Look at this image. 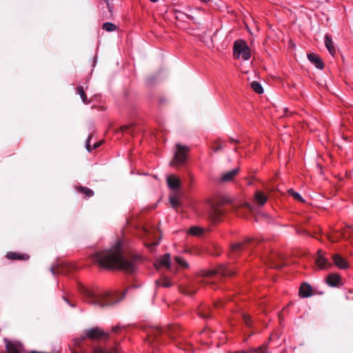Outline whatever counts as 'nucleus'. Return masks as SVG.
Listing matches in <instances>:
<instances>
[{
	"label": "nucleus",
	"instance_id": "b1692460",
	"mask_svg": "<svg viewBox=\"0 0 353 353\" xmlns=\"http://www.w3.org/2000/svg\"><path fill=\"white\" fill-rule=\"evenodd\" d=\"M203 232V230L201 228L197 226H192L190 228L188 233L191 235L199 236Z\"/></svg>",
	"mask_w": 353,
	"mask_h": 353
},
{
	"label": "nucleus",
	"instance_id": "2f4dec72",
	"mask_svg": "<svg viewBox=\"0 0 353 353\" xmlns=\"http://www.w3.org/2000/svg\"><path fill=\"white\" fill-rule=\"evenodd\" d=\"M176 164V143L174 144L172 160L170 162V165L174 166Z\"/></svg>",
	"mask_w": 353,
	"mask_h": 353
},
{
	"label": "nucleus",
	"instance_id": "6ab92c4d",
	"mask_svg": "<svg viewBox=\"0 0 353 353\" xmlns=\"http://www.w3.org/2000/svg\"><path fill=\"white\" fill-rule=\"evenodd\" d=\"M339 282L340 276L336 274H331L327 278V283L330 286H336Z\"/></svg>",
	"mask_w": 353,
	"mask_h": 353
},
{
	"label": "nucleus",
	"instance_id": "ddd939ff",
	"mask_svg": "<svg viewBox=\"0 0 353 353\" xmlns=\"http://www.w3.org/2000/svg\"><path fill=\"white\" fill-rule=\"evenodd\" d=\"M6 258L11 260H28L29 256L25 254L10 252L6 254Z\"/></svg>",
	"mask_w": 353,
	"mask_h": 353
},
{
	"label": "nucleus",
	"instance_id": "f257e3e1",
	"mask_svg": "<svg viewBox=\"0 0 353 353\" xmlns=\"http://www.w3.org/2000/svg\"><path fill=\"white\" fill-rule=\"evenodd\" d=\"M94 260L101 268L112 270L119 269L132 273L136 269V259H126L122 251V242L117 241L110 249L94 253Z\"/></svg>",
	"mask_w": 353,
	"mask_h": 353
},
{
	"label": "nucleus",
	"instance_id": "ea45409f",
	"mask_svg": "<svg viewBox=\"0 0 353 353\" xmlns=\"http://www.w3.org/2000/svg\"><path fill=\"white\" fill-rule=\"evenodd\" d=\"M245 205L247 208H248L250 210H252V206H251L249 203H245Z\"/></svg>",
	"mask_w": 353,
	"mask_h": 353
},
{
	"label": "nucleus",
	"instance_id": "473e14b6",
	"mask_svg": "<svg viewBox=\"0 0 353 353\" xmlns=\"http://www.w3.org/2000/svg\"><path fill=\"white\" fill-rule=\"evenodd\" d=\"M134 126L133 125H123L121 128V130L128 133H133Z\"/></svg>",
	"mask_w": 353,
	"mask_h": 353
},
{
	"label": "nucleus",
	"instance_id": "c9c22d12",
	"mask_svg": "<svg viewBox=\"0 0 353 353\" xmlns=\"http://www.w3.org/2000/svg\"><path fill=\"white\" fill-rule=\"evenodd\" d=\"M120 330V327L119 325L114 326L112 328V332H117Z\"/></svg>",
	"mask_w": 353,
	"mask_h": 353
},
{
	"label": "nucleus",
	"instance_id": "0eeeda50",
	"mask_svg": "<svg viewBox=\"0 0 353 353\" xmlns=\"http://www.w3.org/2000/svg\"><path fill=\"white\" fill-rule=\"evenodd\" d=\"M168 77V72L165 70H160L157 74L145 79L148 86L152 87L165 79Z\"/></svg>",
	"mask_w": 353,
	"mask_h": 353
},
{
	"label": "nucleus",
	"instance_id": "20e7f679",
	"mask_svg": "<svg viewBox=\"0 0 353 353\" xmlns=\"http://www.w3.org/2000/svg\"><path fill=\"white\" fill-rule=\"evenodd\" d=\"M234 56L236 59H243L245 61L248 60L251 57V50L246 42L243 40H237L234 43L233 48Z\"/></svg>",
	"mask_w": 353,
	"mask_h": 353
},
{
	"label": "nucleus",
	"instance_id": "c756f323",
	"mask_svg": "<svg viewBox=\"0 0 353 353\" xmlns=\"http://www.w3.org/2000/svg\"><path fill=\"white\" fill-rule=\"evenodd\" d=\"M188 269L189 268L188 263L184 259L178 257V268Z\"/></svg>",
	"mask_w": 353,
	"mask_h": 353
},
{
	"label": "nucleus",
	"instance_id": "f704fd0d",
	"mask_svg": "<svg viewBox=\"0 0 353 353\" xmlns=\"http://www.w3.org/2000/svg\"><path fill=\"white\" fill-rule=\"evenodd\" d=\"M243 320L248 325H250V323L251 321H250V316L248 314L243 315Z\"/></svg>",
	"mask_w": 353,
	"mask_h": 353
},
{
	"label": "nucleus",
	"instance_id": "7ed1b4c3",
	"mask_svg": "<svg viewBox=\"0 0 353 353\" xmlns=\"http://www.w3.org/2000/svg\"><path fill=\"white\" fill-rule=\"evenodd\" d=\"M174 327L172 325H168L165 329L157 327L156 325H150L145 328L147 336V342L149 345L153 348H156L155 342L159 343L164 335L168 334L172 336L174 332Z\"/></svg>",
	"mask_w": 353,
	"mask_h": 353
},
{
	"label": "nucleus",
	"instance_id": "37998d69",
	"mask_svg": "<svg viewBox=\"0 0 353 353\" xmlns=\"http://www.w3.org/2000/svg\"><path fill=\"white\" fill-rule=\"evenodd\" d=\"M212 274H214V272H210L207 274V276H210V275H211Z\"/></svg>",
	"mask_w": 353,
	"mask_h": 353
},
{
	"label": "nucleus",
	"instance_id": "cd10ccee",
	"mask_svg": "<svg viewBox=\"0 0 353 353\" xmlns=\"http://www.w3.org/2000/svg\"><path fill=\"white\" fill-rule=\"evenodd\" d=\"M244 243H236L231 245V251L234 253L241 251L244 248Z\"/></svg>",
	"mask_w": 353,
	"mask_h": 353
},
{
	"label": "nucleus",
	"instance_id": "f8f14e48",
	"mask_svg": "<svg viewBox=\"0 0 353 353\" xmlns=\"http://www.w3.org/2000/svg\"><path fill=\"white\" fill-rule=\"evenodd\" d=\"M332 260L334 263L341 269H345L348 266L347 261L339 254H334Z\"/></svg>",
	"mask_w": 353,
	"mask_h": 353
},
{
	"label": "nucleus",
	"instance_id": "423d86ee",
	"mask_svg": "<svg viewBox=\"0 0 353 353\" xmlns=\"http://www.w3.org/2000/svg\"><path fill=\"white\" fill-rule=\"evenodd\" d=\"M166 181L168 188L174 190V193L169 197V202L172 208L176 210V177L174 174L168 175Z\"/></svg>",
	"mask_w": 353,
	"mask_h": 353
},
{
	"label": "nucleus",
	"instance_id": "4468645a",
	"mask_svg": "<svg viewBox=\"0 0 353 353\" xmlns=\"http://www.w3.org/2000/svg\"><path fill=\"white\" fill-rule=\"evenodd\" d=\"M307 58L317 68L322 69L323 68L322 60L315 54H308Z\"/></svg>",
	"mask_w": 353,
	"mask_h": 353
},
{
	"label": "nucleus",
	"instance_id": "f3484780",
	"mask_svg": "<svg viewBox=\"0 0 353 353\" xmlns=\"http://www.w3.org/2000/svg\"><path fill=\"white\" fill-rule=\"evenodd\" d=\"M325 45L327 49L328 50L330 54L332 56H334L336 53V49L332 43V39L327 34L325 36Z\"/></svg>",
	"mask_w": 353,
	"mask_h": 353
},
{
	"label": "nucleus",
	"instance_id": "f03ea898",
	"mask_svg": "<svg viewBox=\"0 0 353 353\" xmlns=\"http://www.w3.org/2000/svg\"><path fill=\"white\" fill-rule=\"evenodd\" d=\"M80 292L85 301L99 308L110 307L118 303L125 297L126 294V292H124L120 298L114 299V294L110 291L94 292L83 286L81 287Z\"/></svg>",
	"mask_w": 353,
	"mask_h": 353
},
{
	"label": "nucleus",
	"instance_id": "58836bf2",
	"mask_svg": "<svg viewBox=\"0 0 353 353\" xmlns=\"http://www.w3.org/2000/svg\"><path fill=\"white\" fill-rule=\"evenodd\" d=\"M97 57H94L93 58V64H92V67H95L96 63H97Z\"/></svg>",
	"mask_w": 353,
	"mask_h": 353
},
{
	"label": "nucleus",
	"instance_id": "c03bdc74",
	"mask_svg": "<svg viewBox=\"0 0 353 353\" xmlns=\"http://www.w3.org/2000/svg\"><path fill=\"white\" fill-rule=\"evenodd\" d=\"M150 1L153 2V3H155V2L158 1L159 0H150Z\"/></svg>",
	"mask_w": 353,
	"mask_h": 353
},
{
	"label": "nucleus",
	"instance_id": "393cba45",
	"mask_svg": "<svg viewBox=\"0 0 353 353\" xmlns=\"http://www.w3.org/2000/svg\"><path fill=\"white\" fill-rule=\"evenodd\" d=\"M91 137H92L91 134H89L86 139V141H85V148L88 150V152H90L92 150L98 148L101 144L99 142H96L94 143L93 147L91 148L90 144Z\"/></svg>",
	"mask_w": 353,
	"mask_h": 353
},
{
	"label": "nucleus",
	"instance_id": "dca6fc26",
	"mask_svg": "<svg viewBox=\"0 0 353 353\" xmlns=\"http://www.w3.org/2000/svg\"><path fill=\"white\" fill-rule=\"evenodd\" d=\"M299 295L302 297H309L312 295V288L309 284H302L300 290Z\"/></svg>",
	"mask_w": 353,
	"mask_h": 353
},
{
	"label": "nucleus",
	"instance_id": "9d476101",
	"mask_svg": "<svg viewBox=\"0 0 353 353\" xmlns=\"http://www.w3.org/2000/svg\"><path fill=\"white\" fill-rule=\"evenodd\" d=\"M6 350L8 353H21L22 344L19 342H12L7 339H4Z\"/></svg>",
	"mask_w": 353,
	"mask_h": 353
},
{
	"label": "nucleus",
	"instance_id": "aec40b11",
	"mask_svg": "<svg viewBox=\"0 0 353 353\" xmlns=\"http://www.w3.org/2000/svg\"><path fill=\"white\" fill-rule=\"evenodd\" d=\"M77 93L79 94L82 102L84 104L88 105L90 103V100L87 98V96L84 92L83 86H81V85L78 86L77 88Z\"/></svg>",
	"mask_w": 353,
	"mask_h": 353
},
{
	"label": "nucleus",
	"instance_id": "4c0bfd02",
	"mask_svg": "<svg viewBox=\"0 0 353 353\" xmlns=\"http://www.w3.org/2000/svg\"><path fill=\"white\" fill-rule=\"evenodd\" d=\"M62 299L63 300L67 303L69 305V303H70V301L68 300V299H67L65 296H62Z\"/></svg>",
	"mask_w": 353,
	"mask_h": 353
},
{
	"label": "nucleus",
	"instance_id": "e433bc0d",
	"mask_svg": "<svg viewBox=\"0 0 353 353\" xmlns=\"http://www.w3.org/2000/svg\"><path fill=\"white\" fill-rule=\"evenodd\" d=\"M96 353H106V352L104 350H102V349H97L95 350Z\"/></svg>",
	"mask_w": 353,
	"mask_h": 353
},
{
	"label": "nucleus",
	"instance_id": "39448f33",
	"mask_svg": "<svg viewBox=\"0 0 353 353\" xmlns=\"http://www.w3.org/2000/svg\"><path fill=\"white\" fill-rule=\"evenodd\" d=\"M103 337H108V334L99 327H92L84 330V334L80 337V342L83 341L86 338L91 339H99Z\"/></svg>",
	"mask_w": 353,
	"mask_h": 353
},
{
	"label": "nucleus",
	"instance_id": "5701e85b",
	"mask_svg": "<svg viewBox=\"0 0 353 353\" xmlns=\"http://www.w3.org/2000/svg\"><path fill=\"white\" fill-rule=\"evenodd\" d=\"M102 29L106 32H113L117 29V26L112 22H105L102 26Z\"/></svg>",
	"mask_w": 353,
	"mask_h": 353
},
{
	"label": "nucleus",
	"instance_id": "7c9ffc66",
	"mask_svg": "<svg viewBox=\"0 0 353 353\" xmlns=\"http://www.w3.org/2000/svg\"><path fill=\"white\" fill-rule=\"evenodd\" d=\"M57 269H58L57 271H56L55 267L52 265L50 268V271L51 272V273L53 275H55L57 274H63V268L59 267V265H57Z\"/></svg>",
	"mask_w": 353,
	"mask_h": 353
},
{
	"label": "nucleus",
	"instance_id": "1a4fd4ad",
	"mask_svg": "<svg viewBox=\"0 0 353 353\" xmlns=\"http://www.w3.org/2000/svg\"><path fill=\"white\" fill-rule=\"evenodd\" d=\"M189 151V147L178 144V165L183 164L186 162Z\"/></svg>",
	"mask_w": 353,
	"mask_h": 353
},
{
	"label": "nucleus",
	"instance_id": "2eb2a0df",
	"mask_svg": "<svg viewBox=\"0 0 353 353\" xmlns=\"http://www.w3.org/2000/svg\"><path fill=\"white\" fill-rule=\"evenodd\" d=\"M238 172H239L238 168H235L230 171H228L222 175L221 181L223 182L230 181L238 174Z\"/></svg>",
	"mask_w": 353,
	"mask_h": 353
},
{
	"label": "nucleus",
	"instance_id": "79ce46f5",
	"mask_svg": "<svg viewBox=\"0 0 353 353\" xmlns=\"http://www.w3.org/2000/svg\"><path fill=\"white\" fill-rule=\"evenodd\" d=\"M202 1H203V2H205V3H208V2H210V0H202Z\"/></svg>",
	"mask_w": 353,
	"mask_h": 353
},
{
	"label": "nucleus",
	"instance_id": "09e8293b",
	"mask_svg": "<svg viewBox=\"0 0 353 353\" xmlns=\"http://www.w3.org/2000/svg\"><path fill=\"white\" fill-rule=\"evenodd\" d=\"M177 205H178V209H179V206H180V204H179V202H178V203H177Z\"/></svg>",
	"mask_w": 353,
	"mask_h": 353
},
{
	"label": "nucleus",
	"instance_id": "bb28decb",
	"mask_svg": "<svg viewBox=\"0 0 353 353\" xmlns=\"http://www.w3.org/2000/svg\"><path fill=\"white\" fill-rule=\"evenodd\" d=\"M251 87L253 90L258 94H262L263 92V89L261 85L257 81H252L251 83Z\"/></svg>",
	"mask_w": 353,
	"mask_h": 353
},
{
	"label": "nucleus",
	"instance_id": "a878e982",
	"mask_svg": "<svg viewBox=\"0 0 353 353\" xmlns=\"http://www.w3.org/2000/svg\"><path fill=\"white\" fill-rule=\"evenodd\" d=\"M79 191L85 195L86 197L90 198L94 195V192L87 187H79Z\"/></svg>",
	"mask_w": 353,
	"mask_h": 353
},
{
	"label": "nucleus",
	"instance_id": "a211bd4d",
	"mask_svg": "<svg viewBox=\"0 0 353 353\" xmlns=\"http://www.w3.org/2000/svg\"><path fill=\"white\" fill-rule=\"evenodd\" d=\"M254 201L259 205H263L267 201V196L262 192L257 191L255 193Z\"/></svg>",
	"mask_w": 353,
	"mask_h": 353
},
{
	"label": "nucleus",
	"instance_id": "de8ad7c7",
	"mask_svg": "<svg viewBox=\"0 0 353 353\" xmlns=\"http://www.w3.org/2000/svg\"><path fill=\"white\" fill-rule=\"evenodd\" d=\"M158 244H159V243L156 242V243H153V245H155V246H156V245H157Z\"/></svg>",
	"mask_w": 353,
	"mask_h": 353
},
{
	"label": "nucleus",
	"instance_id": "6e6552de",
	"mask_svg": "<svg viewBox=\"0 0 353 353\" xmlns=\"http://www.w3.org/2000/svg\"><path fill=\"white\" fill-rule=\"evenodd\" d=\"M156 269L165 268L169 270L171 266L170 263V254L169 253L165 254L161 256L154 264Z\"/></svg>",
	"mask_w": 353,
	"mask_h": 353
},
{
	"label": "nucleus",
	"instance_id": "a18cd8bd",
	"mask_svg": "<svg viewBox=\"0 0 353 353\" xmlns=\"http://www.w3.org/2000/svg\"><path fill=\"white\" fill-rule=\"evenodd\" d=\"M273 268H279L280 266H277V265H274Z\"/></svg>",
	"mask_w": 353,
	"mask_h": 353
},
{
	"label": "nucleus",
	"instance_id": "72a5a7b5",
	"mask_svg": "<svg viewBox=\"0 0 353 353\" xmlns=\"http://www.w3.org/2000/svg\"><path fill=\"white\" fill-rule=\"evenodd\" d=\"M218 273L221 274L223 275L230 274L231 273L226 270V268L224 265L221 266L217 270Z\"/></svg>",
	"mask_w": 353,
	"mask_h": 353
},
{
	"label": "nucleus",
	"instance_id": "c85d7f7f",
	"mask_svg": "<svg viewBox=\"0 0 353 353\" xmlns=\"http://www.w3.org/2000/svg\"><path fill=\"white\" fill-rule=\"evenodd\" d=\"M288 193L296 200L299 201L301 202H304L305 200L302 198V196L298 192H295L292 189L288 190Z\"/></svg>",
	"mask_w": 353,
	"mask_h": 353
},
{
	"label": "nucleus",
	"instance_id": "49530a36",
	"mask_svg": "<svg viewBox=\"0 0 353 353\" xmlns=\"http://www.w3.org/2000/svg\"><path fill=\"white\" fill-rule=\"evenodd\" d=\"M177 183H178V188H179V183H180V181H179V179H178Z\"/></svg>",
	"mask_w": 353,
	"mask_h": 353
},
{
	"label": "nucleus",
	"instance_id": "4be33fe9",
	"mask_svg": "<svg viewBox=\"0 0 353 353\" xmlns=\"http://www.w3.org/2000/svg\"><path fill=\"white\" fill-rule=\"evenodd\" d=\"M156 284L158 286H162L164 288H169L172 285L170 280L166 276H164V277L161 278V279L157 280Z\"/></svg>",
	"mask_w": 353,
	"mask_h": 353
},
{
	"label": "nucleus",
	"instance_id": "a19ab883",
	"mask_svg": "<svg viewBox=\"0 0 353 353\" xmlns=\"http://www.w3.org/2000/svg\"><path fill=\"white\" fill-rule=\"evenodd\" d=\"M69 305H70L71 307H73V308H74V307H76V306H77L75 303H69Z\"/></svg>",
	"mask_w": 353,
	"mask_h": 353
},
{
	"label": "nucleus",
	"instance_id": "412c9836",
	"mask_svg": "<svg viewBox=\"0 0 353 353\" xmlns=\"http://www.w3.org/2000/svg\"><path fill=\"white\" fill-rule=\"evenodd\" d=\"M223 213V212L221 209L218 208H212L210 213V216L214 221H217Z\"/></svg>",
	"mask_w": 353,
	"mask_h": 353
},
{
	"label": "nucleus",
	"instance_id": "9b49d317",
	"mask_svg": "<svg viewBox=\"0 0 353 353\" xmlns=\"http://www.w3.org/2000/svg\"><path fill=\"white\" fill-rule=\"evenodd\" d=\"M316 265L320 269H325L327 267L330 266L331 265L327 262V260L324 256V252L319 250L317 252V257L315 260Z\"/></svg>",
	"mask_w": 353,
	"mask_h": 353
}]
</instances>
